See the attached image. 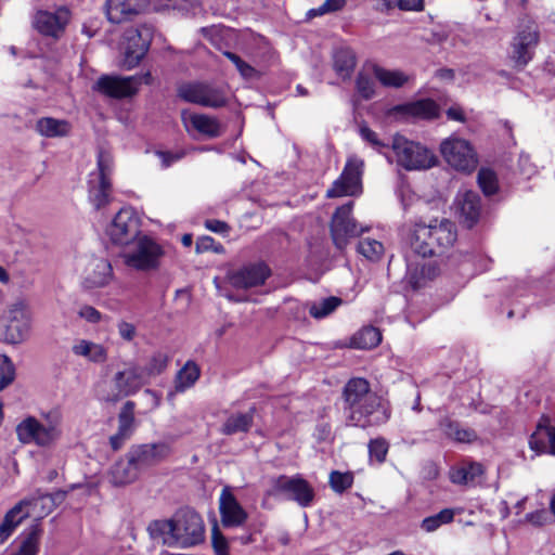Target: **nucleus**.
<instances>
[{
    "label": "nucleus",
    "instance_id": "3c124183",
    "mask_svg": "<svg viewBox=\"0 0 555 555\" xmlns=\"http://www.w3.org/2000/svg\"><path fill=\"white\" fill-rule=\"evenodd\" d=\"M360 135L373 149L388 157L387 150L389 149L390 144L380 140L375 131L363 125L360 127Z\"/></svg>",
    "mask_w": 555,
    "mask_h": 555
},
{
    "label": "nucleus",
    "instance_id": "4c0bfd02",
    "mask_svg": "<svg viewBox=\"0 0 555 555\" xmlns=\"http://www.w3.org/2000/svg\"><path fill=\"white\" fill-rule=\"evenodd\" d=\"M483 474L482 465L479 463H470L452 469L450 479L456 485H468L476 481Z\"/></svg>",
    "mask_w": 555,
    "mask_h": 555
},
{
    "label": "nucleus",
    "instance_id": "69168bd1",
    "mask_svg": "<svg viewBox=\"0 0 555 555\" xmlns=\"http://www.w3.org/2000/svg\"><path fill=\"white\" fill-rule=\"evenodd\" d=\"M376 10L380 12H389L397 8V0H376Z\"/></svg>",
    "mask_w": 555,
    "mask_h": 555
},
{
    "label": "nucleus",
    "instance_id": "dca6fc26",
    "mask_svg": "<svg viewBox=\"0 0 555 555\" xmlns=\"http://www.w3.org/2000/svg\"><path fill=\"white\" fill-rule=\"evenodd\" d=\"M171 454V446L166 441L153 443L133 444L127 452V456L143 473L164 462Z\"/></svg>",
    "mask_w": 555,
    "mask_h": 555
},
{
    "label": "nucleus",
    "instance_id": "5701e85b",
    "mask_svg": "<svg viewBox=\"0 0 555 555\" xmlns=\"http://www.w3.org/2000/svg\"><path fill=\"white\" fill-rule=\"evenodd\" d=\"M454 204L461 222L469 229L473 228L478 222L482 209L479 194L472 190L460 191Z\"/></svg>",
    "mask_w": 555,
    "mask_h": 555
},
{
    "label": "nucleus",
    "instance_id": "4468645a",
    "mask_svg": "<svg viewBox=\"0 0 555 555\" xmlns=\"http://www.w3.org/2000/svg\"><path fill=\"white\" fill-rule=\"evenodd\" d=\"M106 232L114 244L128 246L141 236L140 219L131 208H121Z\"/></svg>",
    "mask_w": 555,
    "mask_h": 555
},
{
    "label": "nucleus",
    "instance_id": "4d7b16f0",
    "mask_svg": "<svg viewBox=\"0 0 555 555\" xmlns=\"http://www.w3.org/2000/svg\"><path fill=\"white\" fill-rule=\"evenodd\" d=\"M78 314L80 318L85 319L87 322H90L93 324L99 323L102 319L101 312L98 311L94 307L88 306V305L82 306L79 309Z\"/></svg>",
    "mask_w": 555,
    "mask_h": 555
},
{
    "label": "nucleus",
    "instance_id": "a19ab883",
    "mask_svg": "<svg viewBox=\"0 0 555 555\" xmlns=\"http://www.w3.org/2000/svg\"><path fill=\"white\" fill-rule=\"evenodd\" d=\"M343 300L339 297L331 296L320 301H313L309 306V314L314 319H322L334 312Z\"/></svg>",
    "mask_w": 555,
    "mask_h": 555
},
{
    "label": "nucleus",
    "instance_id": "f704fd0d",
    "mask_svg": "<svg viewBox=\"0 0 555 555\" xmlns=\"http://www.w3.org/2000/svg\"><path fill=\"white\" fill-rule=\"evenodd\" d=\"M72 351L74 354L87 358L95 363L104 362L107 359V351L102 345L87 339H80L74 344Z\"/></svg>",
    "mask_w": 555,
    "mask_h": 555
},
{
    "label": "nucleus",
    "instance_id": "9d476101",
    "mask_svg": "<svg viewBox=\"0 0 555 555\" xmlns=\"http://www.w3.org/2000/svg\"><path fill=\"white\" fill-rule=\"evenodd\" d=\"M112 382L115 391L103 397L105 401L115 402L122 397H128L137 393L146 383L144 372L134 361H127L124 367L117 371Z\"/></svg>",
    "mask_w": 555,
    "mask_h": 555
},
{
    "label": "nucleus",
    "instance_id": "a18cd8bd",
    "mask_svg": "<svg viewBox=\"0 0 555 555\" xmlns=\"http://www.w3.org/2000/svg\"><path fill=\"white\" fill-rule=\"evenodd\" d=\"M357 250L371 261H378L384 255L383 244L372 238H363L359 241Z\"/></svg>",
    "mask_w": 555,
    "mask_h": 555
},
{
    "label": "nucleus",
    "instance_id": "c03bdc74",
    "mask_svg": "<svg viewBox=\"0 0 555 555\" xmlns=\"http://www.w3.org/2000/svg\"><path fill=\"white\" fill-rule=\"evenodd\" d=\"M134 408L133 401H127L118 414V431L132 435L134 429Z\"/></svg>",
    "mask_w": 555,
    "mask_h": 555
},
{
    "label": "nucleus",
    "instance_id": "4be33fe9",
    "mask_svg": "<svg viewBox=\"0 0 555 555\" xmlns=\"http://www.w3.org/2000/svg\"><path fill=\"white\" fill-rule=\"evenodd\" d=\"M219 512L223 527L234 528L243 526L248 514L236 500L229 487H224L220 493Z\"/></svg>",
    "mask_w": 555,
    "mask_h": 555
},
{
    "label": "nucleus",
    "instance_id": "58836bf2",
    "mask_svg": "<svg viewBox=\"0 0 555 555\" xmlns=\"http://www.w3.org/2000/svg\"><path fill=\"white\" fill-rule=\"evenodd\" d=\"M382 341V334L378 328L366 326L360 330L352 337V346L358 349H372Z\"/></svg>",
    "mask_w": 555,
    "mask_h": 555
},
{
    "label": "nucleus",
    "instance_id": "e2e57ef3",
    "mask_svg": "<svg viewBox=\"0 0 555 555\" xmlns=\"http://www.w3.org/2000/svg\"><path fill=\"white\" fill-rule=\"evenodd\" d=\"M156 154L162 159L164 167H169L173 162L181 159L183 156V153L172 154L163 151H157Z\"/></svg>",
    "mask_w": 555,
    "mask_h": 555
},
{
    "label": "nucleus",
    "instance_id": "e433bc0d",
    "mask_svg": "<svg viewBox=\"0 0 555 555\" xmlns=\"http://www.w3.org/2000/svg\"><path fill=\"white\" fill-rule=\"evenodd\" d=\"M199 367L196 363L188 361L184 366L178 371L175 379V388L177 392H183L192 387L199 377Z\"/></svg>",
    "mask_w": 555,
    "mask_h": 555
},
{
    "label": "nucleus",
    "instance_id": "5fc2aeb1",
    "mask_svg": "<svg viewBox=\"0 0 555 555\" xmlns=\"http://www.w3.org/2000/svg\"><path fill=\"white\" fill-rule=\"evenodd\" d=\"M347 0H325L319 8L311 9L308 17L321 16L327 13L340 11L345 8Z\"/></svg>",
    "mask_w": 555,
    "mask_h": 555
},
{
    "label": "nucleus",
    "instance_id": "7ed1b4c3",
    "mask_svg": "<svg viewBox=\"0 0 555 555\" xmlns=\"http://www.w3.org/2000/svg\"><path fill=\"white\" fill-rule=\"evenodd\" d=\"M456 237L454 222L441 219L429 224L416 223L410 236V245L413 251L423 258L435 257L452 247Z\"/></svg>",
    "mask_w": 555,
    "mask_h": 555
},
{
    "label": "nucleus",
    "instance_id": "8fccbe9b",
    "mask_svg": "<svg viewBox=\"0 0 555 555\" xmlns=\"http://www.w3.org/2000/svg\"><path fill=\"white\" fill-rule=\"evenodd\" d=\"M15 366L7 354H0V391L13 383Z\"/></svg>",
    "mask_w": 555,
    "mask_h": 555
},
{
    "label": "nucleus",
    "instance_id": "1a4fd4ad",
    "mask_svg": "<svg viewBox=\"0 0 555 555\" xmlns=\"http://www.w3.org/2000/svg\"><path fill=\"white\" fill-rule=\"evenodd\" d=\"M178 96L188 103L219 108L228 103L224 89L205 82H185L178 87Z\"/></svg>",
    "mask_w": 555,
    "mask_h": 555
},
{
    "label": "nucleus",
    "instance_id": "aec40b11",
    "mask_svg": "<svg viewBox=\"0 0 555 555\" xmlns=\"http://www.w3.org/2000/svg\"><path fill=\"white\" fill-rule=\"evenodd\" d=\"M30 313L22 302L13 305L9 310V321L5 325L2 337L9 344L24 341L30 331Z\"/></svg>",
    "mask_w": 555,
    "mask_h": 555
},
{
    "label": "nucleus",
    "instance_id": "412c9836",
    "mask_svg": "<svg viewBox=\"0 0 555 555\" xmlns=\"http://www.w3.org/2000/svg\"><path fill=\"white\" fill-rule=\"evenodd\" d=\"M70 12L65 7H60L54 12L39 11L35 15L34 26L44 36L57 38L69 22Z\"/></svg>",
    "mask_w": 555,
    "mask_h": 555
},
{
    "label": "nucleus",
    "instance_id": "39448f33",
    "mask_svg": "<svg viewBox=\"0 0 555 555\" xmlns=\"http://www.w3.org/2000/svg\"><path fill=\"white\" fill-rule=\"evenodd\" d=\"M390 147L396 163L405 170H424L436 165V156L430 150L401 134L392 137Z\"/></svg>",
    "mask_w": 555,
    "mask_h": 555
},
{
    "label": "nucleus",
    "instance_id": "b1692460",
    "mask_svg": "<svg viewBox=\"0 0 555 555\" xmlns=\"http://www.w3.org/2000/svg\"><path fill=\"white\" fill-rule=\"evenodd\" d=\"M147 5L149 0H107L105 12L111 23L119 24L143 13Z\"/></svg>",
    "mask_w": 555,
    "mask_h": 555
},
{
    "label": "nucleus",
    "instance_id": "f8f14e48",
    "mask_svg": "<svg viewBox=\"0 0 555 555\" xmlns=\"http://www.w3.org/2000/svg\"><path fill=\"white\" fill-rule=\"evenodd\" d=\"M130 245H132V248L124 255L125 262L129 267L141 271H149L158 267L163 249L154 240L141 235Z\"/></svg>",
    "mask_w": 555,
    "mask_h": 555
},
{
    "label": "nucleus",
    "instance_id": "bb28decb",
    "mask_svg": "<svg viewBox=\"0 0 555 555\" xmlns=\"http://www.w3.org/2000/svg\"><path fill=\"white\" fill-rule=\"evenodd\" d=\"M548 416H542L531 435L529 444L535 455L542 453L555 454V428Z\"/></svg>",
    "mask_w": 555,
    "mask_h": 555
},
{
    "label": "nucleus",
    "instance_id": "393cba45",
    "mask_svg": "<svg viewBox=\"0 0 555 555\" xmlns=\"http://www.w3.org/2000/svg\"><path fill=\"white\" fill-rule=\"evenodd\" d=\"M81 275L86 288L103 287L112 279V266L104 258L91 257L86 261Z\"/></svg>",
    "mask_w": 555,
    "mask_h": 555
},
{
    "label": "nucleus",
    "instance_id": "ea45409f",
    "mask_svg": "<svg viewBox=\"0 0 555 555\" xmlns=\"http://www.w3.org/2000/svg\"><path fill=\"white\" fill-rule=\"evenodd\" d=\"M403 109L414 117H420L424 119L435 118L438 115L437 104L429 99L410 103L403 106Z\"/></svg>",
    "mask_w": 555,
    "mask_h": 555
},
{
    "label": "nucleus",
    "instance_id": "c756f323",
    "mask_svg": "<svg viewBox=\"0 0 555 555\" xmlns=\"http://www.w3.org/2000/svg\"><path fill=\"white\" fill-rule=\"evenodd\" d=\"M438 426L447 438L455 442L470 443L477 440V434L475 430L462 427L459 422L453 421L450 417L441 418Z\"/></svg>",
    "mask_w": 555,
    "mask_h": 555
},
{
    "label": "nucleus",
    "instance_id": "ddd939ff",
    "mask_svg": "<svg viewBox=\"0 0 555 555\" xmlns=\"http://www.w3.org/2000/svg\"><path fill=\"white\" fill-rule=\"evenodd\" d=\"M440 152L446 162L456 170L472 172L477 167V154L467 140L448 138L440 144Z\"/></svg>",
    "mask_w": 555,
    "mask_h": 555
},
{
    "label": "nucleus",
    "instance_id": "0eeeda50",
    "mask_svg": "<svg viewBox=\"0 0 555 555\" xmlns=\"http://www.w3.org/2000/svg\"><path fill=\"white\" fill-rule=\"evenodd\" d=\"M273 495H283L286 500L296 502L300 507H309L315 499L311 483L300 475H280L271 479Z\"/></svg>",
    "mask_w": 555,
    "mask_h": 555
},
{
    "label": "nucleus",
    "instance_id": "9b49d317",
    "mask_svg": "<svg viewBox=\"0 0 555 555\" xmlns=\"http://www.w3.org/2000/svg\"><path fill=\"white\" fill-rule=\"evenodd\" d=\"M153 39V28L147 25L130 27L124 33L122 65L131 69L135 67L149 51Z\"/></svg>",
    "mask_w": 555,
    "mask_h": 555
},
{
    "label": "nucleus",
    "instance_id": "6e6d98bb",
    "mask_svg": "<svg viewBox=\"0 0 555 555\" xmlns=\"http://www.w3.org/2000/svg\"><path fill=\"white\" fill-rule=\"evenodd\" d=\"M211 544L216 555H229V542L217 528L212 530Z\"/></svg>",
    "mask_w": 555,
    "mask_h": 555
},
{
    "label": "nucleus",
    "instance_id": "423d86ee",
    "mask_svg": "<svg viewBox=\"0 0 555 555\" xmlns=\"http://www.w3.org/2000/svg\"><path fill=\"white\" fill-rule=\"evenodd\" d=\"M113 158L109 153L100 151L96 170L89 175V201L96 210L106 207L113 199L112 176Z\"/></svg>",
    "mask_w": 555,
    "mask_h": 555
},
{
    "label": "nucleus",
    "instance_id": "cd10ccee",
    "mask_svg": "<svg viewBox=\"0 0 555 555\" xmlns=\"http://www.w3.org/2000/svg\"><path fill=\"white\" fill-rule=\"evenodd\" d=\"M30 504L28 500H22L9 509L0 522V545H2L26 519L29 512L26 509Z\"/></svg>",
    "mask_w": 555,
    "mask_h": 555
},
{
    "label": "nucleus",
    "instance_id": "09e8293b",
    "mask_svg": "<svg viewBox=\"0 0 555 555\" xmlns=\"http://www.w3.org/2000/svg\"><path fill=\"white\" fill-rule=\"evenodd\" d=\"M223 55L235 65L240 75L244 79H255L259 77V73L237 54L230 51H224Z\"/></svg>",
    "mask_w": 555,
    "mask_h": 555
},
{
    "label": "nucleus",
    "instance_id": "6ab92c4d",
    "mask_svg": "<svg viewBox=\"0 0 555 555\" xmlns=\"http://www.w3.org/2000/svg\"><path fill=\"white\" fill-rule=\"evenodd\" d=\"M271 275V269L262 261L249 263L227 274L228 283L235 289L261 286Z\"/></svg>",
    "mask_w": 555,
    "mask_h": 555
},
{
    "label": "nucleus",
    "instance_id": "680f3d73",
    "mask_svg": "<svg viewBox=\"0 0 555 555\" xmlns=\"http://www.w3.org/2000/svg\"><path fill=\"white\" fill-rule=\"evenodd\" d=\"M130 437L131 436L117 430L115 435L109 437V446L112 450L115 452L120 450Z\"/></svg>",
    "mask_w": 555,
    "mask_h": 555
},
{
    "label": "nucleus",
    "instance_id": "338daca9",
    "mask_svg": "<svg viewBox=\"0 0 555 555\" xmlns=\"http://www.w3.org/2000/svg\"><path fill=\"white\" fill-rule=\"evenodd\" d=\"M527 519L533 525H542L546 519V512L540 511L527 515Z\"/></svg>",
    "mask_w": 555,
    "mask_h": 555
},
{
    "label": "nucleus",
    "instance_id": "864d4df0",
    "mask_svg": "<svg viewBox=\"0 0 555 555\" xmlns=\"http://www.w3.org/2000/svg\"><path fill=\"white\" fill-rule=\"evenodd\" d=\"M356 88L358 93L364 99L370 100L375 94L374 80L363 73H359L356 79Z\"/></svg>",
    "mask_w": 555,
    "mask_h": 555
},
{
    "label": "nucleus",
    "instance_id": "6e6552de",
    "mask_svg": "<svg viewBox=\"0 0 555 555\" xmlns=\"http://www.w3.org/2000/svg\"><path fill=\"white\" fill-rule=\"evenodd\" d=\"M353 202L339 206L331 220L330 231L334 245L343 250L349 244L350 238L357 237L370 230L369 227H361L352 217Z\"/></svg>",
    "mask_w": 555,
    "mask_h": 555
},
{
    "label": "nucleus",
    "instance_id": "49530a36",
    "mask_svg": "<svg viewBox=\"0 0 555 555\" xmlns=\"http://www.w3.org/2000/svg\"><path fill=\"white\" fill-rule=\"evenodd\" d=\"M477 180L485 195L490 196L498 192L499 183L493 170L481 168L478 172Z\"/></svg>",
    "mask_w": 555,
    "mask_h": 555
},
{
    "label": "nucleus",
    "instance_id": "f3484780",
    "mask_svg": "<svg viewBox=\"0 0 555 555\" xmlns=\"http://www.w3.org/2000/svg\"><path fill=\"white\" fill-rule=\"evenodd\" d=\"M141 83V76L102 75L94 83L93 90L107 98L119 100L133 96Z\"/></svg>",
    "mask_w": 555,
    "mask_h": 555
},
{
    "label": "nucleus",
    "instance_id": "72a5a7b5",
    "mask_svg": "<svg viewBox=\"0 0 555 555\" xmlns=\"http://www.w3.org/2000/svg\"><path fill=\"white\" fill-rule=\"evenodd\" d=\"M36 131L46 138L65 137L70 131V125L67 120L52 117H42L37 120Z\"/></svg>",
    "mask_w": 555,
    "mask_h": 555
},
{
    "label": "nucleus",
    "instance_id": "7c9ffc66",
    "mask_svg": "<svg viewBox=\"0 0 555 555\" xmlns=\"http://www.w3.org/2000/svg\"><path fill=\"white\" fill-rule=\"evenodd\" d=\"M256 408L251 406L246 413H233L222 424L221 433L223 435H235L247 433L254 424Z\"/></svg>",
    "mask_w": 555,
    "mask_h": 555
},
{
    "label": "nucleus",
    "instance_id": "20e7f679",
    "mask_svg": "<svg viewBox=\"0 0 555 555\" xmlns=\"http://www.w3.org/2000/svg\"><path fill=\"white\" fill-rule=\"evenodd\" d=\"M44 422L35 416H27L16 425L17 439L23 444H36L48 448L55 443L62 435V417L56 411L43 415Z\"/></svg>",
    "mask_w": 555,
    "mask_h": 555
},
{
    "label": "nucleus",
    "instance_id": "052dcab7",
    "mask_svg": "<svg viewBox=\"0 0 555 555\" xmlns=\"http://www.w3.org/2000/svg\"><path fill=\"white\" fill-rule=\"evenodd\" d=\"M118 333L121 338L125 340H132L135 336V327L133 324L128 323L126 321H121L118 323Z\"/></svg>",
    "mask_w": 555,
    "mask_h": 555
},
{
    "label": "nucleus",
    "instance_id": "f03ea898",
    "mask_svg": "<svg viewBox=\"0 0 555 555\" xmlns=\"http://www.w3.org/2000/svg\"><path fill=\"white\" fill-rule=\"evenodd\" d=\"M150 529L168 546L191 547L202 543L205 537L202 517L189 507L179 509L170 519L153 521Z\"/></svg>",
    "mask_w": 555,
    "mask_h": 555
},
{
    "label": "nucleus",
    "instance_id": "13d9d810",
    "mask_svg": "<svg viewBox=\"0 0 555 555\" xmlns=\"http://www.w3.org/2000/svg\"><path fill=\"white\" fill-rule=\"evenodd\" d=\"M205 227L215 233L224 234L228 233L230 230V227L227 222L217 220V219H208L205 221Z\"/></svg>",
    "mask_w": 555,
    "mask_h": 555
},
{
    "label": "nucleus",
    "instance_id": "2eb2a0df",
    "mask_svg": "<svg viewBox=\"0 0 555 555\" xmlns=\"http://www.w3.org/2000/svg\"><path fill=\"white\" fill-rule=\"evenodd\" d=\"M364 163L358 157H350L340 175L326 191L330 198L340 196H352L361 190V176Z\"/></svg>",
    "mask_w": 555,
    "mask_h": 555
},
{
    "label": "nucleus",
    "instance_id": "774afa93",
    "mask_svg": "<svg viewBox=\"0 0 555 555\" xmlns=\"http://www.w3.org/2000/svg\"><path fill=\"white\" fill-rule=\"evenodd\" d=\"M447 116L450 118V119H453V120H457V121H464L465 120V117H464V113L461 108L459 107H450L448 111H447Z\"/></svg>",
    "mask_w": 555,
    "mask_h": 555
},
{
    "label": "nucleus",
    "instance_id": "79ce46f5",
    "mask_svg": "<svg viewBox=\"0 0 555 555\" xmlns=\"http://www.w3.org/2000/svg\"><path fill=\"white\" fill-rule=\"evenodd\" d=\"M455 511L452 508H444L439 513L428 516L422 520L421 528L426 532H434L440 526L450 524L453 521Z\"/></svg>",
    "mask_w": 555,
    "mask_h": 555
},
{
    "label": "nucleus",
    "instance_id": "37998d69",
    "mask_svg": "<svg viewBox=\"0 0 555 555\" xmlns=\"http://www.w3.org/2000/svg\"><path fill=\"white\" fill-rule=\"evenodd\" d=\"M169 358L166 353L162 351L155 352L146 363V365L143 369L144 372V378L146 383L149 382V378L155 377L159 374H162L167 365H168Z\"/></svg>",
    "mask_w": 555,
    "mask_h": 555
},
{
    "label": "nucleus",
    "instance_id": "a211bd4d",
    "mask_svg": "<svg viewBox=\"0 0 555 555\" xmlns=\"http://www.w3.org/2000/svg\"><path fill=\"white\" fill-rule=\"evenodd\" d=\"M539 42V30L534 22L528 21L520 26L512 41L511 59L519 67L526 66L533 56V50Z\"/></svg>",
    "mask_w": 555,
    "mask_h": 555
},
{
    "label": "nucleus",
    "instance_id": "a878e982",
    "mask_svg": "<svg viewBox=\"0 0 555 555\" xmlns=\"http://www.w3.org/2000/svg\"><path fill=\"white\" fill-rule=\"evenodd\" d=\"M181 117L188 132L196 131L207 138H218L222 134V126L216 117L186 112H182Z\"/></svg>",
    "mask_w": 555,
    "mask_h": 555
},
{
    "label": "nucleus",
    "instance_id": "de8ad7c7",
    "mask_svg": "<svg viewBox=\"0 0 555 555\" xmlns=\"http://www.w3.org/2000/svg\"><path fill=\"white\" fill-rule=\"evenodd\" d=\"M353 483V475L352 473H341L338 470H333L330 474V486L336 493H343L349 488H351Z\"/></svg>",
    "mask_w": 555,
    "mask_h": 555
},
{
    "label": "nucleus",
    "instance_id": "603ef678",
    "mask_svg": "<svg viewBox=\"0 0 555 555\" xmlns=\"http://www.w3.org/2000/svg\"><path fill=\"white\" fill-rule=\"evenodd\" d=\"M388 450H389V443L387 442V440L385 438L372 439L369 442L370 457H371V460H375L379 464L385 462Z\"/></svg>",
    "mask_w": 555,
    "mask_h": 555
},
{
    "label": "nucleus",
    "instance_id": "c9c22d12",
    "mask_svg": "<svg viewBox=\"0 0 555 555\" xmlns=\"http://www.w3.org/2000/svg\"><path fill=\"white\" fill-rule=\"evenodd\" d=\"M42 529L39 524H35L27 529L21 542L18 550L13 555H37L39 552Z\"/></svg>",
    "mask_w": 555,
    "mask_h": 555
},
{
    "label": "nucleus",
    "instance_id": "bf43d9fd",
    "mask_svg": "<svg viewBox=\"0 0 555 555\" xmlns=\"http://www.w3.org/2000/svg\"><path fill=\"white\" fill-rule=\"evenodd\" d=\"M397 8L402 11H422L424 0H397Z\"/></svg>",
    "mask_w": 555,
    "mask_h": 555
},
{
    "label": "nucleus",
    "instance_id": "473e14b6",
    "mask_svg": "<svg viewBox=\"0 0 555 555\" xmlns=\"http://www.w3.org/2000/svg\"><path fill=\"white\" fill-rule=\"evenodd\" d=\"M374 77L386 88H401L410 81L411 76L399 69H387L379 65L372 66Z\"/></svg>",
    "mask_w": 555,
    "mask_h": 555
},
{
    "label": "nucleus",
    "instance_id": "c85d7f7f",
    "mask_svg": "<svg viewBox=\"0 0 555 555\" xmlns=\"http://www.w3.org/2000/svg\"><path fill=\"white\" fill-rule=\"evenodd\" d=\"M140 470L130 456L117 461L111 468V480L115 486H125L138 479Z\"/></svg>",
    "mask_w": 555,
    "mask_h": 555
},
{
    "label": "nucleus",
    "instance_id": "f257e3e1",
    "mask_svg": "<svg viewBox=\"0 0 555 555\" xmlns=\"http://www.w3.org/2000/svg\"><path fill=\"white\" fill-rule=\"evenodd\" d=\"M344 413L347 425L361 428L385 424L390 413L382 399L371 390L366 379L351 378L343 390Z\"/></svg>",
    "mask_w": 555,
    "mask_h": 555
},
{
    "label": "nucleus",
    "instance_id": "0e129e2a",
    "mask_svg": "<svg viewBox=\"0 0 555 555\" xmlns=\"http://www.w3.org/2000/svg\"><path fill=\"white\" fill-rule=\"evenodd\" d=\"M215 240L210 236H202L196 242V251L204 253L212 249Z\"/></svg>",
    "mask_w": 555,
    "mask_h": 555
},
{
    "label": "nucleus",
    "instance_id": "2f4dec72",
    "mask_svg": "<svg viewBox=\"0 0 555 555\" xmlns=\"http://www.w3.org/2000/svg\"><path fill=\"white\" fill-rule=\"evenodd\" d=\"M357 64V56L352 49L341 47L333 53V66L338 76L344 79L350 78Z\"/></svg>",
    "mask_w": 555,
    "mask_h": 555
}]
</instances>
